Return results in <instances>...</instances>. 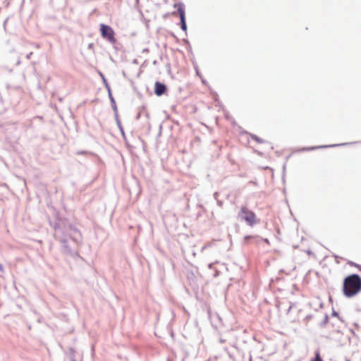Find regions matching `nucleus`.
Wrapping results in <instances>:
<instances>
[{
  "mask_svg": "<svg viewBox=\"0 0 361 361\" xmlns=\"http://www.w3.org/2000/svg\"><path fill=\"white\" fill-rule=\"evenodd\" d=\"M67 357L70 361H76L75 357V350L73 348H70L67 353Z\"/></svg>",
  "mask_w": 361,
  "mask_h": 361,
  "instance_id": "nucleus-11",
  "label": "nucleus"
},
{
  "mask_svg": "<svg viewBox=\"0 0 361 361\" xmlns=\"http://www.w3.org/2000/svg\"><path fill=\"white\" fill-rule=\"evenodd\" d=\"M92 44H89V48L92 47Z\"/></svg>",
  "mask_w": 361,
  "mask_h": 361,
  "instance_id": "nucleus-31",
  "label": "nucleus"
},
{
  "mask_svg": "<svg viewBox=\"0 0 361 361\" xmlns=\"http://www.w3.org/2000/svg\"><path fill=\"white\" fill-rule=\"evenodd\" d=\"M32 55V52L29 53V54L27 55V59H30Z\"/></svg>",
  "mask_w": 361,
  "mask_h": 361,
  "instance_id": "nucleus-24",
  "label": "nucleus"
},
{
  "mask_svg": "<svg viewBox=\"0 0 361 361\" xmlns=\"http://www.w3.org/2000/svg\"><path fill=\"white\" fill-rule=\"evenodd\" d=\"M331 316H338V313L334 310H333Z\"/></svg>",
  "mask_w": 361,
  "mask_h": 361,
  "instance_id": "nucleus-22",
  "label": "nucleus"
},
{
  "mask_svg": "<svg viewBox=\"0 0 361 361\" xmlns=\"http://www.w3.org/2000/svg\"><path fill=\"white\" fill-rule=\"evenodd\" d=\"M361 290V278L357 274L347 276L343 281V290L344 295L350 298L355 295Z\"/></svg>",
  "mask_w": 361,
  "mask_h": 361,
  "instance_id": "nucleus-2",
  "label": "nucleus"
},
{
  "mask_svg": "<svg viewBox=\"0 0 361 361\" xmlns=\"http://www.w3.org/2000/svg\"><path fill=\"white\" fill-rule=\"evenodd\" d=\"M324 147H326V146H323V145H322V146H317V149H319V148H324Z\"/></svg>",
  "mask_w": 361,
  "mask_h": 361,
  "instance_id": "nucleus-26",
  "label": "nucleus"
},
{
  "mask_svg": "<svg viewBox=\"0 0 361 361\" xmlns=\"http://www.w3.org/2000/svg\"><path fill=\"white\" fill-rule=\"evenodd\" d=\"M100 75H101V77H102V80H103V82H104V85H105V87H106V89L107 90L108 93H109V91H111V87H110V86H109V83H108V82H107L106 79L105 78L104 75L102 73H100Z\"/></svg>",
  "mask_w": 361,
  "mask_h": 361,
  "instance_id": "nucleus-14",
  "label": "nucleus"
},
{
  "mask_svg": "<svg viewBox=\"0 0 361 361\" xmlns=\"http://www.w3.org/2000/svg\"><path fill=\"white\" fill-rule=\"evenodd\" d=\"M218 195H219V193L217 192H216L214 194V197L217 200L218 199Z\"/></svg>",
  "mask_w": 361,
  "mask_h": 361,
  "instance_id": "nucleus-23",
  "label": "nucleus"
},
{
  "mask_svg": "<svg viewBox=\"0 0 361 361\" xmlns=\"http://www.w3.org/2000/svg\"><path fill=\"white\" fill-rule=\"evenodd\" d=\"M250 137L258 143H264L265 141L255 134H250Z\"/></svg>",
  "mask_w": 361,
  "mask_h": 361,
  "instance_id": "nucleus-15",
  "label": "nucleus"
},
{
  "mask_svg": "<svg viewBox=\"0 0 361 361\" xmlns=\"http://www.w3.org/2000/svg\"><path fill=\"white\" fill-rule=\"evenodd\" d=\"M166 90L167 87L164 83L159 81H156L154 84V94L157 96L160 97L163 95L166 92Z\"/></svg>",
  "mask_w": 361,
  "mask_h": 361,
  "instance_id": "nucleus-7",
  "label": "nucleus"
},
{
  "mask_svg": "<svg viewBox=\"0 0 361 361\" xmlns=\"http://www.w3.org/2000/svg\"><path fill=\"white\" fill-rule=\"evenodd\" d=\"M228 317H209L210 322L212 326L216 330L222 329V323L224 322V319H228Z\"/></svg>",
  "mask_w": 361,
  "mask_h": 361,
  "instance_id": "nucleus-8",
  "label": "nucleus"
},
{
  "mask_svg": "<svg viewBox=\"0 0 361 361\" xmlns=\"http://www.w3.org/2000/svg\"><path fill=\"white\" fill-rule=\"evenodd\" d=\"M220 342L221 343H224L225 342V340L222 339V338H220Z\"/></svg>",
  "mask_w": 361,
  "mask_h": 361,
  "instance_id": "nucleus-28",
  "label": "nucleus"
},
{
  "mask_svg": "<svg viewBox=\"0 0 361 361\" xmlns=\"http://www.w3.org/2000/svg\"><path fill=\"white\" fill-rule=\"evenodd\" d=\"M346 361H350V360H347Z\"/></svg>",
  "mask_w": 361,
  "mask_h": 361,
  "instance_id": "nucleus-33",
  "label": "nucleus"
},
{
  "mask_svg": "<svg viewBox=\"0 0 361 361\" xmlns=\"http://www.w3.org/2000/svg\"><path fill=\"white\" fill-rule=\"evenodd\" d=\"M108 95H109V98L111 102V105L112 109L114 112V116L117 117L118 109H117V106L116 104V101L112 95L111 91H109V92L108 93Z\"/></svg>",
  "mask_w": 361,
  "mask_h": 361,
  "instance_id": "nucleus-9",
  "label": "nucleus"
},
{
  "mask_svg": "<svg viewBox=\"0 0 361 361\" xmlns=\"http://www.w3.org/2000/svg\"><path fill=\"white\" fill-rule=\"evenodd\" d=\"M5 134L6 137V140L9 142H15L18 138V135L17 133V128L16 124H9L5 128Z\"/></svg>",
  "mask_w": 361,
  "mask_h": 361,
  "instance_id": "nucleus-5",
  "label": "nucleus"
},
{
  "mask_svg": "<svg viewBox=\"0 0 361 361\" xmlns=\"http://www.w3.org/2000/svg\"><path fill=\"white\" fill-rule=\"evenodd\" d=\"M100 32L102 37L104 39H106L111 44H114L116 43V39L115 38V32L111 26L101 23Z\"/></svg>",
  "mask_w": 361,
  "mask_h": 361,
  "instance_id": "nucleus-4",
  "label": "nucleus"
},
{
  "mask_svg": "<svg viewBox=\"0 0 361 361\" xmlns=\"http://www.w3.org/2000/svg\"><path fill=\"white\" fill-rule=\"evenodd\" d=\"M252 237L250 235H247L245 237L244 240L245 242H247L250 238H251Z\"/></svg>",
  "mask_w": 361,
  "mask_h": 361,
  "instance_id": "nucleus-20",
  "label": "nucleus"
},
{
  "mask_svg": "<svg viewBox=\"0 0 361 361\" xmlns=\"http://www.w3.org/2000/svg\"><path fill=\"white\" fill-rule=\"evenodd\" d=\"M337 318H338V319H341V321H343V319H341V317H338Z\"/></svg>",
  "mask_w": 361,
  "mask_h": 361,
  "instance_id": "nucleus-32",
  "label": "nucleus"
},
{
  "mask_svg": "<svg viewBox=\"0 0 361 361\" xmlns=\"http://www.w3.org/2000/svg\"><path fill=\"white\" fill-rule=\"evenodd\" d=\"M315 149H316V147H302V148H298V149H295V152H307V151H312V150H314Z\"/></svg>",
  "mask_w": 361,
  "mask_h": 361,
  "instance_id": "nucleus-13",
  "label": "nucleus"
},
{
  "mask_svg": "<svg viewBox=\"0 0 361 361\" xmlns=\"http://www.w3.org/2000/svg\"><path fill=\"white\" fill-rule=\"evenodd\" d=\"M317 361H323L322 357L320 356V355L318 352H317Z\"/></svg>",
  "mask_w": 361,
  "mask_h": 361,
  "instance_id": "nucleus-18",
  "label": "nucleus"
},
{
  "mask_svg": "<svg viewBox=\"0 0 361 361\" xmlns=\"http://www.w3.org/2000/svg\"><path fill=\"white\" fill-rule=\"evenodd\" d=\"M53 227L54 236L61 243L63 252L73 255L74 251L72 245L69 244V240L73 245H80L82 242V235L79 230L68 219L61 217L56 218Z\"/></svg>",
  "mask_w": 361,
  "mask_h": 361,
  "instance_id": "nucleus-1",
  "label": "nucleus"
},
{
  "mask_svg": "<svg viewBox=\"0 0 361 361\" xmlns=\"http://www.w3.org/2000/svg\"><path fill=\"white\" fill-rule=\"evenodd\" d=\"M329 317H324V320L320 323L321 326H325L329 322Z\"/></svg>",
  "mask_w": 361,
  "mask_h": 361,
  "instance_id": "nucleus-16",
  "label": "nucleus"
},
{
  "mask_svg": "<svg viewBox=\"0 0 361 361\" xmlns=\"http://www.w3.org/2000/svg\"><path fill=\"white\" fill-rule=\"evenodd\" d=\"M212 264H209V268H212Z\"/></svg>",
  "mask_w": 361,
  "mask_h": 361,
  "instance_id": "nucleus-30",
  "label": "nucleus"
},
{
  "mask_svg": "<svg viewBox=\"0 0 361 361\" xmlns=\"http://www.w3.org/2000/svg\"><path fill=\"white\" fill-rule=\"evenodd\" d=\"M311 361H317L316 352L314 353V355L311 358Z\"/></svg>",
  "mask_w": 361,
  "mask_h": 361,
  "instance_id": "nucleus-21",
  "label": "nucleus"
},
{
  "mask_svg": "<svg viewBox=\"0 0 361 361\" xmlns=\"http://www.w3.org/2000/svg\"><path fill=\"white\" fill-rule=\"evenodd\" d=\"M4 267L3 265L0 264V271H3Z\"/></svg>",
  "mask_w": 361,
  "mask_h": 361,
  "instance_id": "nucleus-27",
  "label": "nucleus"
},
{
  "mask_svg": "<svg viewBox=\"0 0 361 361\" xmlns=\"http://www.w3.org/2000/svg\"><path fill=\"white\" fill-rule=\"evenodd\" d=\"M238 217L244 220L250 226H253L256 224V215L247 207H242L238 213Z\"/></svg>",
  "mask_w": 361,
  "mask_h": 361,
  "instance_id": "nucleus-3",
  "label": "nucleus"
},
{
  "mask_svg": "<svg viewBox=\"0 0 361 361\" xmlns=\"http://www.w3.org/2000/svg\"><path fill=\"white\" fill-rule=\"evenodd\" d=\"M222 329L219 330V332H227L230 330H232V326L230 324H227V319H224V322L222 323Z\"/></svg>",
  "mask_w": 361,
  "mask_h": 361,
  "instance_id": "nucleus-10",
  "label": "nucleus"
},
{
  "mask_svg": "<svg viewBox=\"0 0 361 361\" xmlns=\"http://www.w3.org/2000/svg\"><path fill=\"white\" fill-rule=\"evenodd\" d=\"M219 271L216 270V271H215V273H214V277H216V276L219 275Z\"/></svg>",
  "mask_w": 361,
  "mask_h": 361,
  "instance_id": "nucleus-25",
  "label": "nucleus"
},
{
  "mask_svg": "<svg viewBox=\"0 0 361 361\" xmlns=\"http://www.w3.org/2000/svg\"><path fill=\"white\" fill-rule=\"evenodd\" d=\"M216 202H217L218 206H219V207L223 206V204H224L223 201L217 200Z\"/></svg>",
  "mask_w": 361,
  "mask_h": 361,
  "instance_id": "nucleus-17",
  "label": "nucleus"
},
{
  "mask_svg": "<svg viewBox=\"0 0 361 361\" xmlns=\"http://www.w3.org/2000/svg\"><path fill=\"white\" fill-rule=\"evenodd\" d=\"M115 119H116V124L122 134V135L123 136V137H125V133H124V130H123V128L121 125V121L119 119V117H118V114H117V117H115Z\"/></svg>",
  "mask_w": 361,
  "mask_h": 361,
  "instance_id": "nucleus-12",
  "label": "nucleus"
},
{
  "mask_svg": "<svg viewBox=\"0 0 361 361\" xmlns=\"http://www.w3.org/2000/svg\"><path fill=\"white\" fill-rule=\"evenodd\" d=\"M353 264L354 266H355L356 267H357L361 271V265L355 264V263H353Z\"/></svg>",
  "mask_w": 361,
  "mask_h": 361,
  "instance_id": "nucleus-19",
  "label": "nucleus"
},
{
  "mask_svg": "<svg viewBox=\"0 0 361 361\" xmlns=\"http://www.w3.org/2000/svg\"><path fill=\"white\" fill-rule=\"evenodd\" d=\"M264 241H265L266 243H269V240H268V239H265V240H264Z\"/></svg>",
  "mask_w": 361,
  "mask_h": 361,
  "instance_id": "nucleus-29",
  "label": "nucleus"
},
{
  "mask_svg": "<svg viewBox=\"0 0 361 361\" xmlns=\"http://www.w3.org/2000/svg\"><path fill=\"white\" fill-rule=\"evenodd\" d=\"M175 7H178V13L180 17V25L182 30L186 32L187 31V25L185 20V8L182 4H177L174 5Z\"/></svg>",
  "mask_w": 361,
  "mask_h": 361,
  "instance_id": "nucleus-6",
  "label": "nucleus"
}]
</instances>
